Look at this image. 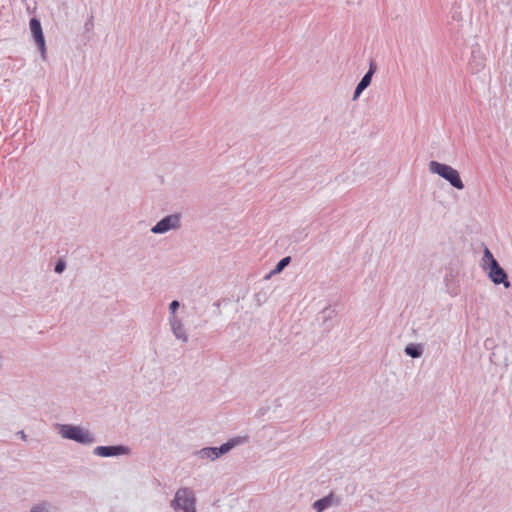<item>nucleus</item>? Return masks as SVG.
<instances>
[{
  "instance_id": "f257e3e1",
  "label": "nucleus",
  "mask_w": 512,
  "mask_h": 512,
  "mask_svg": "<svg viewBox=\"0 0 512 512\" xmlns=\"http://www.w3.org/2000/svg\"><path fill=\"white\" fill-rule=\"evenodd\" d=\"M56 429L62 438L73 440L82 445L95 442V437L87 429L74 424H56Z\"/></svg>"
},
{
  "instance_id": "f03ea898",
  "label": "nucleus",
  "mask_w": 512,
  "mask_h": 512,
  "mask_svg": "<svg viewBox=\"0 0 512 512\" xmlns=\"http://www.w3.org/2000/svg\"><path fill=\"white\" fill-rule=\"evenodd\" d=\"M429 171L445 179L453 188L463 190L465 185L460 173L452 166L432 160L429 162Z\"/></svg>"
},
{
  "instance_id": "7ed1b4c3",
  "label": "nucleus",
  "mask_w": 512,
  "mask_h": 512,
  "mask_svg": "<svg viewBox=\"0 0 512 512\" xmlns=\"http://www.w3.org/2000/svg\"><path fill=\"white\" fill-rule=\"evenodd\" d=\"M174 512H196V497L188 487L179 488L170 502Z\"/></svg>"
},
{
  "instance_id": "20e7f679",
  "label": "nucleus",
  "mask_w": 512,
  "mask_h": 512,
  "mask_svg": "<svg viewBox=\"0 0 512 512\" xmlns=\"http://www.w3.org/2000/svg\"><path fill=\"white\" fill-rule=\"evenodd\" d=\"M181 226V215L179 213L169 214L159 220L152 228L154 234H164Z\"/></svg>"
},
{
  "instance_id": "39448f33",
  "label": "nucleus",
  "mask_w": 512,
  "mask_h": 512,
  "mask_svg": "<svg viewBox=\"0 0 512 512\" xmlns=\"http://www.w3.org/2000/svg\"><path fill=\"white\" fill-rule=\"evenodd\" d=\"M30 30L31 34L34 38V41L41 53V57L43 60L46 59V42L45 37L42 30L41 22L38 18L33 17L30 19Z\"/></svg>"
},
{
  "instance_id": "423d86ee",
  "label": "nucleus",
  "mask_w": 512,
  "mask_h": 512,
  "mask_svg": "<svg viewBox=\"0 0 512 512\" xmlns=\"http://www.w3.org/2000/svg\"><path fill=\"white\" fill-rule=\"evenodd\" d=\"M131 452L128 446L118 444V445H108V446H97L93 450V454L99 457L108 458V457H117L122 455H129Z\"/></svg>"
},
{
  "instance_id": "0eeeda50",
  "label": "nucleus",
  "mask_w": 512,
  "mask_h": 512,
  "mask_svg": "<svg viewBox=\"0 0 512 512\" xmlns=\"http://www.w3.org/2000/svg\"><path fill=\"white\" fill-rule=\"evenodd\" d=\"M488 277L495 285L502 284L505 288L511 287L508 274L500 264L488 270Z\"/></svg>"
},
{
  "instance_id": "6e6552de",
  "label": "nucleus",
  "mask_w": 512,
  "mask_h": 512,
  "mask_svg": "<svg viewBox=\"0 0 512 512\" xmlns=\"http://www.w3.org/2000/svg\"><path fill=\"white\" fill-rule=\"evenodd\" d=\"M249 436H237L229 439L227 442L221 444L219 447H217L218 455L222 456L226 453H228L230 450L235 448L238 445L244 444L248 442Z\"/></svg>"
},
{
  "instance_id": "1a4fd4ad",
  "label": "nucleus",
  "mask_w": 512,
  "mask_h": 512,
  "mask_svg": "<svg viewBox=\"0 0 512 512\" xmlns=\"http://www.w3.org/2000/svg\"><path fill=\"white\" fill-rule=\"evenodd\" d=\"M169 322H170L171 330H172L174 336L183 342H187L188 335H187L186 330L182 324V321L179 318H177L176 316H171L169 318Z\"/></svg>"
},
{
  "instance_id": "9d476101",
  "label": "nucleus",
  "mask_w": 512,
  "mask_h": 512,
  "mask_svg": "<svg viewBox=\"0 0 512 512\" xmlns=\"http://www.w3.org/2000/svg\"><path fill=\"white\" fill-rule=\"evenodd\" d=\"M334 500V494L330 493L327 496H324L320 499H317L312 507L316 512H323L326 509H328L330 506H332Z\"/></svg>"
},
{
  "instance_id": "9b49d317",
  "label": "nucleus",
  "mask_w": 512,
  "mask_h": 512,
  "mask_svg": "<svg viewBox=\"0 0 512 512\" xmlns=\"http://www.w3.org/2000/svg\"><path fill=\"white\" fill-rule=\"evenodd\" d=\"M423 351V346L419 343H409L404 348L405 354L413 359L420 358L423 355Z\"/></svg>"
},
{
  "instance_id": "f8f14e48",
  "label": "nucleus",
  "mask_w": 512,
  "mask_h": 512,
  "mask_svg": "<svg viewBox=\"0 0 512 512\" xmlns=\"http://www.w3.org/2000/svg\"><path fill=\"white\" fill-rule=\"evenodd\" d=\"M482 261H483V267L487 270H489L499 264V262L493 256L492 252L487 247H485V249H484Z\"/></svg>"
},
{
  "instance_id": "ddd939ff",
  "label": "nucleus",
  "mask_w": 512,
  "mask_h": 512,
  "mask_svg": "<svg viewBox=\"0 0 512 512\" xmlns=\"http://www.w3.org/2000/svg\"><path fill=\"white\" fill-rule=\"evenodd\" d=\"M291 262V257L286 256L278 261L275 267L270 271V273L265 277L266 279L270 278L271 275H276L281 273Z\"/></svg>"
},
{
  "instance_id": "4468645a",
  "label": "nucleus",
  "mask_w": 512,
  "mask_h": 512,
  "mask_svg": "<svg viewBox=\"0 0 512 512\" xmlns=\"http://www.w3.org/2000/svg\"><path fill=\"white\" fill-rule=\"evenodd\" d=\"M334 315H335V310H334V309H332V308H330V307H326V308H324V309L320 312L318 319H319V320H322L323 325L325 326V327H324V329H325V330H329V329H330L331 325H330V324H328L327 322H328L329 320H331V319L333 318V316H334Z\"/></svg>"
},
{
  "instance_id": "2eb2a0df",
  "label": "nucleus",
  "mask_w": 512,
  "mask_h": 512,
  "mask_svg": "<svg viewBox=\"0 0 512 512\" xmlns=\"http://www.w3.org/2000/svg\"><path fill=\"white\" fill-rule=\"evenodd\" d=\"M201 458L215 460L220 457L217 447H205L197 452Z\"/></svg>"
},
{
  "instance_id": "dca6fc26",
  "label": "nucleus",
  "mask_w": 512,
  "mask_h": 512,
  "mask_svg": "<svg viewBox=\"0 0 512 512\" xmlns=\"http://www.w3.org/2000/svg\"><path fill=\"white\" fill-rule=\"evenodd\" d=\"M66 269V261L64 258H58L56 263H55V266H54V271L55 273L57 274H62Z\"/></svg>"
},
{
  "instance_id": "f3484780",
  "label": "nucleus",
  "mask_w": 512,
  "mask_h": 512,
  "mask_svg": "<svg viewBox=\"0 0 512 512\" xmlns=\"http://www.w3.org/2000/svg\"><path fill=\"white\" fill-rule=\"evenodd\" d=\"M371 81H372L371 74L370 73H365L364 76L359 81L358 85L360 87H363V88L366 89L371 84Z\"/></svg>"
},
{
  "instance_id": "a211bd4d",
  "label": "nucleus",
  "mask_w": 512,
  "mask_h": 512,
  "mask_svg": "<svg viewBox=\"0 0 512 512\" xmlns=\"http://www.w3.org/2000/svg\"><path fill=\"white\" fill-rule=\"evenodd\" d=\"M179 307H180V302L178 300H173L169 304V310H170L171 316H175V313L179 309Z\"/></svg>"
},
{
  "instance_id": "6ab92c4d",
  "label": "nucleus",
  "mask_w": 512,
  "mask_h": 512,
  "mask_svg": "<svg viewBox=\"0 0 512 512\" xmlns=\"http://www.w3.org/2000/svg\"><path fill=\"white\" fill-rule=\"evenodd\" d=\"M376 70H377V64H376V62L373 59H371L370 62H369V69H368V71L366 73H370L371 76L373 77V75L375 74Z\"/></svg>"
},
{
  "instance_id": "aec40b11",
  "label": "nucleus",
  "mask_w": 512,
  "mask_h": 512,
  "mask_svg": "<svg viewBox=\"0 0 512 512\" xmlns=\"http://www.w3.org/2000/svg\"><path fill=\"white\" fill-rule=\"evenodd\" d=\"M365 90V88L363 87H360L358 84L354 90V93H353V100H356L359 98V96L362 94V92Z\"/></svg>"
},
{
  "instance_id": "412c9836",
  "label": "nucleus",
  "mask_w": 512,
  "mask_h": 512,
  "mask_svg": "<svg viewBox=\"0 0 512 512\" xmlns=\"http://www.w3.org/2000/svg\"><path fill=\"white\" fill-rule=\"evenodd\" d=\"M17 435H19L22 440H24V441L27 440V435L25 434V432L23 430L18 431Z\"/></svg>"
}]
</instances>
